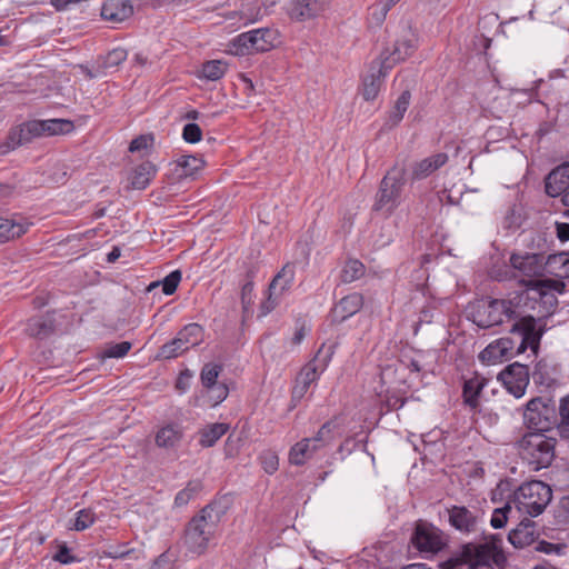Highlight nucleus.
<instances>
[{
    "instance_id": "e433bc0d",
    "label": "nucleus",
    "mask_w": 569,
    "mask_h": 569,
    "mask_svg": "<svg viewBox=\"0 0 569 569\" xmlns=\"http://www.w3.org/2000/svg\"><path fill=\"white\" fill-rule=\"evenodd\" d=\"M555 369L551 368L546 360H539L533 369L532 379L538 386L552 388L557 385V379L553 375Z\"/></svg>"
},
{
    "instance_id": "412c9836",
    "label": "nucleus",
    "mask_w": 569,
    "mask_h": 569,
    "mask_svg": "<svg viewBox=\"0 0 569 569\" xmlns=\"http://www.w3.org/2000/svg\"><path fill=\"white\" fill-rule=\"evenodd\" d=\"M545 190L549 197L556 198L569 190V162L552 169L545 179Z\"/></svg>"
},
{
    "instance_id": "f8f14e48",
    "label": "nucleus",
    "mask_w": 569,
    "mask_h": 569,
    "mask_svg": "<svg viewBox=\"0 0 569 569\" xmlns=\"http://www.w3.org/2000/svg\"><path fill=\"white\" fill-rule=\"evenodd\" d=\"M499 551L495 543H466L461 546L459 556L455 559H459L461 567L467 565L470 569H478L483 567L485 569H493L491 561L495 559V555Z\"/></svg>"
},
{
    "instance_id": "4be33fe9",
    "label": "nucleus",
    "mask_w": 569,
    "mask_h": 569,
    "mask_svg": "<svg viewBox=\"0 0 569 569\" xmlns=\"http://www.w3.org/2000/svg\"><path fill=\"white\" fill-rule=\"evenodd\" d=\"M381 388L398 389L408 388L407 367L403 360L386 365L380 371Z\"/></svg>"
},
{
    "instance_id": "680f3d73",
    "label": "nucleus",
    "mask_w": 569,
    "mask_h": 569,
    "mask_svg": "<svg viewBox=\"0 0 569 569\" xmlns=\"http://www.w3.org/2000/svg\"><path fill=\"white\" fill-rule=\"evenodd\" d=\"M201 137V129L198 124L188 123L184 126L182 130V138L184 142H200Z\"/></svg>"
},
{
    "instance_id": "f3484780",
    "label": "nucleus",
    "mask_w": 569,
    "mask_h": 569,
    "mask_svg": "<svg viewBox=\"0 0 569 569\" xmlns=\"http://www.w3.org/2000/svg\"><path fill=\"white\" fill-rule=\"evenodd\" d=\"M448 521L451 527L461 533H472L477 531L479 517L466 506H452L447 509Z\"/></svg>"
},
{
    "instance_id": "13d9d810",
    "label": "nucleus",
    "mask_w": 569,
    "mask_h": 569,
    "mask_svg": "<svg viewBox=\"0 0 569 569\" xmlns=\"http://www.w3.org/2000/svg\"><path fill=\"white\" fill-rule=\"evenodd\" d=\"M94 522V513L90 509H82L77 512V518L73 528L77 531H82L89 528Z\"/></svg>"
},
{
    "instance_id": "ddd939ff",
    "label": "nucleus",
    "mask_w": 569,
    "mask_h": 569,
    "mask_svg": "<svg viewBox=\"0 0 569 569\" xmlns=\"http://www.w3.org/2000/svg\"><path fill=\"white\" fill-rule=\"evenodd\" d=\"M390 70V66L386 64L385 61L379 58L371 61L362 77L361 86L359 87V94L366 101L375 100L380 92L383 79Z\"/></svg>"
},
{
    "instance_id": "2eb2a0df",
    "label": "nucleus",
    "mask_w": 569,
    "mask_h": 569,
    "mask_svg": "<svg viewBox=\"0 0 569 569\" xmlns=\"http://www.w3.org/2000/svg\"><path fill=\"white\" fill-rule=\"evenodd\" d=\"M295 278V268L292 264L287 263L283 268L274 276L269 284V296L266 301L261 303V313L264 316L271 312L278 305L273 295L282 293L286 289L290 288Z\"/></svg>"
},
{
    "instance_id": "39448f33",
    "label": "nucleus",
    "mask_w": 569,
    "mask_h": 569,
    "mask_svg": "<svg viewBox=\"0 0 569 569\" xmlns=\"http://www.w3.org/2000/svg\"><path fill=\"white\" fill-rule=\"evenodd\" d=\"M551 500L552 489L541 480L525 482L513 492L518 511L532 518L540 516Z\"/></svg>"
},
{
    "instance_id": "338daca9",
    "label": "nucleus",
    "mask_w": 569,
    "mask_h": 569,
    "mask_svg": "<svg viewBox=\"0 0 569 569\" xmlns=\"http://www.w3.org/2000/svg\"><path fill=\"white\" fill-rule=\"evenodd\" d=\"M129 553V550L126 546H110L107 549L102 550V557L111 558V559H121L124 558Z\"/></svg>"
},
{
    "instance_id": "f257e3e1",
    "label": "nucleus",
    "mask_w": 569,
    "mask_h": 569,
    "mask_svg": "<svg viewBox=\"0 0 569 569\" xmlns=\"http://www.w3.org/2000/svg\"><path fill=\"white\" fill-rule=\"evenodd\" d=\"M228 509V499H214L188 521L182 541L189 552L200 556L207 551L209 542Z\"/></svg>"
},
{
    "instance_id": "9d476101",
    "label": "nucleus",
    "mask_w": 569,
    "mask_h": 569,
    "mask_svg": "<svg viewBox=\"0 0 569 569\" xmlns=\"http://www.w3.org/2000/svg\"><path fill=\"white\" fill-rule=\"evenodd\" d=\"M417 33L408 22L398 27L395 33L393 48H387L379 54V59L389 64L392 69L397 63L403 61L413 53L417 48Z\"/></svg>"
},
{
    "instance_id": "393cba45",
    "label": "nucleus",
    "mask_w": 569,
    "mask_h": 569,
    "mask_svg": "<svg viewBox=\"0 0 569 569\" xmlns=\"http://www.w3.org/2000/svg\"><path fill=\"white\" fill-rule=\"evenodd\" d=\"M536 538V522L529 518L522 519L508 535L509 542L518 549L530 546Z\"/></svg>"
},
{
    "instance_id": "a211bd4d",
    "label": "nucleus",
    "mask_w": 569,
    "mask_h": 569,
    "mask_svg": "<svg viewBox=\"0 0 569 569\" xmlns=\"http://www.w3.org/2000/svg\"><path fill=\"white\" fill-rule=\"evenodd\" d=\"M365 303L363 296L352 292L341 298L330 311L332 323H342L348 318L359 312Z\"/></svg>"
},
{
    "instance_id": "3c124183",
    "label": "nucleus",
    "mask_w": 569,
    "mask_h": 569,
    "mask_svg": "<svg viewBox=\"0 0 569 569\" xmlns=\"http://www.w3.org/2000/svg\"><path fill=\"white\" fill-rule=\"evenodd\" d=\"M339 417L336 416L332 419L326 421L320 427L316 436H318L319 439H321V441L325 442L326 446H328L333 442L336 438V430L339 428Z\"/></svg>"
},
{
    "instance_id": "a19ab883",
    "label": "nucleus",
    "mask_w": 569,
    "mask_h": 569,
    "mask_svg": "<svg viewBox=\"0 0 569 569\" xmlns=\"http://www.w3.org/2000/svg\"><path fill=\"white\" fill-rule=\"evenodd\" d=\"M316 452L305 439L293 445L289 452V461L295 466H302L313 457Z\"/></svg>"
},
{
    "instance_id": "8fccbe9b",
    "label": "nucleus",
    "mask_w": 569,
    "mask_h": 569,
    "mask_svg": "<svg viewBox=\"0 0 569 569\" xmlns=\"http://www.w3.org/2000/svg\"><path fill=\"white\" fill-rule=\"evenodd\" d=\"M131 348L132 343L130 341L110 342L104 346L101 356L103 358H122Z\"/></svg>"
},
{
    "instance_id": "774afa93",
    "label": "nucleus",
    "mask_w": 569,
    "mask_h": 569,
    "mask_svg": "<svg viewBox=\"0 0 569 569\" xmlns=\"http://www.w3.org/2000/svg\"><path fill=\"white\" fill-rule=\"evenodd\" d=\"M208 389L213 393L214 405L222 402L229 393V389L224 383L217 382L213 387Z\"/></svg>"
},
{
    "instance_id": "20e7f679",
    "label": "nucleus",
    "mask_w": 569,
    "mask_h": 569,
    "mask_svg": "<svg viewBox=\"0 0 569 569\" xmlns=\"http://www.w3.org/2000/svg\"><path fill=\"white\" fill-rule=\"evenodd\" d=\"M557 439L541 432H527L518 441L519 456L532 470L548 468L556 457Z\"/></svg>"
},
{
    "instance_id": "bb28decb",
    "label": "nucleus",
    "mask_w": 569,
    "mask_h": 569,
    "mask_svg": "<svg viewBox=\"0 0 569 569\" xmlns=\"http://www.w3.org/2000/svg\"><path fill=\"white\" fill-rule=\"evenodd\" d=\"M487 385V379L476 375L475 377L465 380L462 386V399L463 403L470 408L471 411L476 412L480 407V395Z\"/></svg>"
},
{
    "instance_id": "603ef678",
    "label": "nucleus",
    "mask_w": 569,
    "mask_h": 569,
    "mask_svg": "<svg viewBox=\"0 0 569 569\" xmlns=\"http://www.w3.org/2000/svg\"><path fill=\"white\" fill-rule=\"evenodd\" d=\"M553 244L552 240H548L546 233H537L532 237L531 242L529 243V248L535 250V254H541L546 257L551 251V246Z\"/></svg>"
},
{
    "instance_id": "7c9ffc66",
    "label": "nucleus",
    "mask_w": 569,
    "mask_h": 569,
    "mask_svg": "<svg viewBox=\"0 0 569 569\" xmlns=\"http://www.w3.org/2000/svg\"><path fill=\"white\" fill-rule=\"evenodd\" d=\"M320 375L315 368L305 365L296 377L295 386L291 391V400L300 401L307 393L310 386L319 379Z\"/></svg>"
},
{
    "instance_id": "b1692460",
    "label": "nucleus",
    "mask_w": 569,
    "mask_h": 569,
    "mask_svg": "<svg viewBox=\"0 0 569 569\" xmlns=\"http://www.w3.org/2000/svg\"><path fill=\"white\" fill-rule=\"evenodd\" d=\"M448 161V154L438 152L427 157L420 161H415L410 166V180L411 182L419 181L428 178L435 171L445 166Z\"/></svg>"
},
{
    "instance_id": "423d86ee",
    "label": "nucleus",
    "mask_w": 569,
    "mask_h": 569,
    "mask_svg": "<svg viewBox=\"0 0 569 569\" xmlns=\"http://www.w3.org/2000/svg\"><path fill=\"white\" fill-rule=\"evenodd\" d=\"M560 421L559 409L551 398L536 397L530 399L523 411V423L529 432L545 433Z\"/></svg>"
},
{
    "instance_id": "c03bdc74",
    "label": "nucleus",
    "mask_w": 569,
    "mask_h": 569,
    "mask_svg": "<svg viewBox=\"0 0 569 569\" xmlns=\"http://www.w3.org/2000/svg\"><path fill=\"white\" fill-rule=\"evenodd\" d=\"M182 273L180 270H173L168 276H166L161 281L151 282L148 287V290H152L159 286L162 288V292L167 296L173 295L177 291V288L181 281Z\"/></svg>"
},
{
    "instance_id": "1a4fd4ad",
    "label": "nucleus",
    "mask_w": 569,
    "mask_h": 569,
    "mask_svg": "<svg viewBox=\"0 0 569 569\" xmlns=\"http://www.w3.org/2000/svg\"><path fill=\"white\" fill-rule=\"evenodd\" d=\"M203 338L204 331L202 326L196 322L188 323L172 340L166 342L159 348L157 358L166 360L174 359L188 351L190 348L200 345L203 341Z\"/></svg>"
},
{
    "instance_id": "79ce46f5",
    "label": "nucleus",
    "mask_w": 569,
    "mask_h": 569,
    "mask_svg": "<svg viewBox=\"0 0 569 569\" xmlns=\"http://www.w3.org/2000/svg\"><path fill=\"white\" fill-rule=\"evenodd\" d=\"M366 273L365 264L358 259H349L340 274L341 282L351 283L360 278H362Z\"/></svg>"
},
{
    "instance_id": "09e8293b",
    "label": "nucleus",
    "mask_w": 569,
    "mask_h": 569,
    "mask_svg": "<svg viewBox=\"0 0 569 569\" xmlns=\"http://www.w3.org/2000/svg\"><path fill=\"white\" fill-rule=\"evenodd\" d=\"M558 433L569 439V393L560 400Z\"/></svg>"
},
{
    "instance_id": "4d7b16f0",
    "label": "nucleus",
    "mask_w": 569,
    "mask_h": 569,
    "mask_svg": "<svg viewBox=\"0 0 569 569\" xmlns=\"http://www.w3.org/2000/svg\"><path fill=\"white\" fill-rule=\"evenodd\" d=\"M260 461H261L263 470L267 473L272 475L278 470L279 458L274 451H271V450L263 451L260 456Z\"/></svg>"
},
{
    "instance_id": "9b49d317",
    "label": "nucleus",
    "mask_w": 569,
    "mask_h": 569,
    "mask_svg": "<svg viewBox=\"0 0 569 569\" xmlns=\"http://www.w3.org/2000/svg\"><path fill=\"white\" fill-rule=\"evenodd\" d=\"M410 543L421 553L436 555L447 546V540L442 530L420 519L415 523Z\"/></svg>"
},
{
    "instance_id": "864d4df0",
    "label": "nucleus",
    "mask_w": 569,
    "mask_h": 569,
    "mask_svg": "<svg viewBox=\"0 0 569 569\" xmlns=\"http://www.w3.org/2000/svg\"><path fill=\"white\" fill-rule=\"evenodd\" d=\"M392 8L390 3H388L386 0L379 1L375 3L372 7H370V19L376 26L382 24L385 21L387 13Z\"/></svg>"
},
{
    "instance_id": "72a5a7b5",
    "label": "nucleus",
    "mask_w": 569,
    "mask_h": 569,
    "mask_svg": "<svg viewBox=\"0 0 569 569\" xmlns=\"http://www.w3.org/2000/svg\"><path fill=\"white\" fill-rule=\"evenodd\" d=\"M229 430L228 423L216 422L206 426L199 431V445L202 448L213 447L217 441Z\"/></svg>"
},
{
    "instance_id": "4c0bfd02",
    "label": "nucleus",
    "mask_w": 569,
    "mask_h": 569,
    "mask_svg": "<svg viewBox=\"0 0 569 569\" xmlns=\"http://www.w3.org/2000/svg\"><path fill=\"white\" fill-rule=\"evenodd\" d=\"M406 392V388H402V390L381 388L379 396L383 397L382 407L387 411L399 410L407 401Z\"/></svg>"
},
{
    "instance_id": "58836bf2",
    "label": "nucleus",
    "mask_w": 569,
    "mask_h": 569,
    "mask_svg": "<svg viewBox=\"0 0 569 569\" xmlns=\"http://www.w3.org/2000/svg\"><path fill=\"white\" fill-rule=\"evenodd\" d=\"M335 347V345L327 346L326 343H322L316 352L315 357L307 363V366L311 368L313 367L315 371L321 375L327 369L329 362L332 359Z\"/></svg>"
},
{
    "instance_id": "a878e982",
    "label": "nucleus",
    "mask_w": 569,
    "mask_h": 569,
    "mask_svg": "<svg viewBox=\"0 0 569 569\" xmlns=\"http://www.w3.org/2000/svg\"><path fill=\"white\" fill-rule=\"evenodd\" d=\"M253 52H264L280 43L279 32L274 29L261 28L248 31Z\"/></svg>"
},
{
    "instance_id": "052dcab7",
    "label": "nucleus",
    "mask_w": 569,
    "mask_h": 569,
    "mask_svg": "<svg viewBox=\"0 0 569 569\" xmlns=\"http://www.w3.org/2000/svg\"><path fill=\"white\" fill-rule=\"evenodd\" d=\"M530 284L537 286L545 290H553L558 293L566 291V283L562 280L545 279V280H530Z\"/></svg>"
},
{
    "instance_id": "bf43d9fd",
    "label": "nucleus",
    "mask_w": 569,
    "mask_h": 569,
    "mask_svg": "<svg viewBox=\"0 0 569 569\" xmlns=\"http://www.w3.org/2000/svg\"><path fill=\"white\" fill-rule=\"evenodd\" d=\"M522 223L521 214L517 209L516 204H512L508 208L503 228L505 229H517L520 228Z\"/></svg>"
},
{
    "instance_id": "7ed1b4c3",
    "label": "nucleus",
    "mask_w": 569,
    "mask_h": 569,
    "mask_svg": "<svg viewBox=\"0 0 569 569\" xmlns=\"http://www.w3.org/2000/svg\"><path fill=\"white\" fill-rule=\"evenodd\" d=\"M527 300V296H520L519 292L509 299L490 298L486 306L478 308L473 322L482 329L500 326L506 320L515 322L523 312Z\"/></svg>"
},
{
    "instance_id": "5fc2aeb1",
    "label": "nucleus",
    "mask_w": 569,
    "mask_h": 569,
    "mask_svg": "<svg viewBox=\"0 0 569 569\" xmlns=\"http://www.w3.org/2000/svg\"><path fill=\"white\" fill-rule=\"evenodd\" d=\"M253 283L243 282L241 286L240 299L242 305L243 315H249L251 312V307L253 305Z\"/></svg>"
},
{
    "instance_id": "6e6d98bb",
    "label": "nucleus",
    "mask_w": 569,
    "mask_h": 569,
    "mask_svg": "<svg viewBox=\"0 0 569 569\" xmlns=\"http://www.w3.org/2000/svg\"><path fill=\"white\" fill-rule=\"evenodd\" d=\"M510 510V501H508L503 507L495 509L490 519V525L495 529L503 528L508 521V512Z\"/></svg>"
},
{
    "instance_id": "c756f323",
    "label": "nucleus",
    "mask_w": 569,
    "mask_h": 569,
    "mask_svg": "<svg viewBox=\"0 0 569 569\" xmlns=\"http://www.w3.org/2000/svg\"><path fill=\"white\" fill-rule=\"evenodd\" d=\"M133 13V7L129 0H109L101 8L103 19L121 22Z\"/></svg>"
},
{
    "instance_id": "de8ad7c7",
    "label": "nucleus",
    "mask_w": 569,
    "mask_h": 569,
    "mask_svg": "<svg viewBox=\"0 0 569 569\" xmlns=\"http://www.w3.org/2000/svg\"><path fill=\"white\" fill-rule=\"evenodd\" d=\"M222 371V366L217 363H206L200 372L201 383L204 388L213 387Z\"/></svg>"
},
{
    "instance_id": "0eeeda50",
    "label": "nucleus",
    "mask_w": 569,
    "mask_h": 569,
    "mask_svg": "<svg viewBox=\"0 0 569 569\" xmlns=\"http://www.w3.org/2000/svg\"><path fill=\"white\" fill-rule=\"evenodd\" d=\"M539 322H542V319L536 318L529 312H521V315L517 317L509 330L510 333L521 337V341L516 348L517 355L523 353L528 348L531 349L535 356L538 355L541 338L546 332V323L539 325Z\"/></svg>"
},
{
    "instance_id": "37998d69",
    "label": "nucleus",
    "mask_w": 569,
    "mask_h": 569,
    "mask_svg": "<svg viewBox=\"0 0 569 569\" xmlns=\"http://www.w3.org/2000/svg\"><path fill=\"white\" fill-rule=\"evenodd\" d=\"M227 52L239 57L253 53L249 32H243L233 38L228 44Z\"/></svg>"
},
{
    "instance_id": "473e14b6",
    "label": "nucleus",
    "mask_w": 569,
    "mask_h": 569,
    "mask_svg": "<svg viewBox=\"0 0 569 569\" xmlns=\"http://www.w3.org/2000/svg\"><path fill=\"white\" fill-rule=\"evenodd\" d=\"M410 93L409 91H403L398 99L396 100L395 104L388 112L383 128L385 129H391L396 127L402 119L406 113V111L409 108L410 104Z\"/></svg>"
},
{
    "instance_id": "6e6552de",
    "label": "nucleus",
    "mask_w": 569,
    "mask_h": 569,
    "mask_svg": "<svg viewBox=\"0 0 569 569\" xmlns=\"http://www.w3.org/2000/svg\"><path fill=\"white\" fill-rule=\"evenodd\" d=\"M73 129L72 122L62 119L32 120L22 123L10 133V142H28L41 137L68 133Z\"/></svg>"
},
{
    "instance_id": "dca6fc26",
    "label": "nucleus",
    "mask_w": 569,
    "mask_h": 569,
    "mask_svg": "<svg viewBox=\"0 0 569 569\" xmlns=\"http://www.w3.org/2000/svg\"><path fill=\"white\" fill-rule=\"evenodd\" d=\"M56 329V310H49L42 315L29 318L26 322L24 332L30 338L43 340L52 336Z\"/></svg>"
},
{
    "instance_id": "6ab92c4d",
    "label": "nucleus",
    "mask_w": 569,
    "mask_h": 569,
    "mask_svg": "<svg viewBox=\"0 0 569 569\" xmlns=\"http://www.w3.org/2000/svg\"><path fill=\"white\" fill-rule=\"evenodd\" d=\"M330 0H295L289 9L291 19L302 22L315 19L329 7Z\"/></svg>"
},
{
    "instance_id": "f704fd0d",
    "label": "nucleus",
    "mask_w": 569,
    "mask_h": 569,
    "mask_svg": "<svg viewBox=\"0 0 569 569\" xmlns=\"http://www.w3.org/2000/svg\"><path fill=\"white\" fill-rule=\"evenodd\" d=\"M29 223L16 219L0 217V242H7L19 238L28 230Z\"/></svg>"
},
{
    "instance_id": "f03ea898",
    "label": "nucleus",
    "mask_w": 569,
    "mask_h": 569,
    "mask_svg": "<svg viewBox=\"0 0 569 569\" xmlns=\"http://www.w3.org/2000/svg\"><path fill=\"white\" fill-rule=\"evenodd\" d=\"M407 182V168L396 163L381 179L371 207L372 212L391 216L401 202V193Z\"/></svg>"
},
{
    "instance_id": "a18cd8bd",
    "label": "nucleus",
    "mask_w": 569,
    "mask_h": 569,
    "mask_svg": "<svg viewBox=\"0 0 569 569\" xmlns=\"http://www.w3.org/2000/svg\"><path fill=\"white\" fill-rule=\"evenodd\" d=\"M227 71V63L222 60H211L206 62L201 69V77L216 81L223 77Z\"/></svg>"
},
{
    "instance_id": "0e129e2a",
    "label": "nucleus",
    "mask_w": 569,
    "mask_h": 569,
    "mask_svg": "<svg viewBox=\"0 0 569 569\" xmlns=\"http://www.w3.org/2000/svg\"><path fill=\"white\" fill-rule=\"evenodd\" d=\"M565 547L566 546L561 545V543H552V542H549L546 540H540L536 545L535 550L538 552L547 553V555H550V553L560 555L562 552V550L565 549Z\"/></svg>"
},
{
    "instance_id": "aec40b11",
    "label": "nucleus",
    "mask_w": 569,
    "mask_h": 569,
    "mask_svg": "<svg viewBox=\"0 0 569 569\" xmlns=\"http://www.w3.org/2000/svg\"><path fill=\"white\" fill-rule=\"evenodd\" d=\"M543 259L541 254L526 252L525 254L512 253L509 258L513 269L520 271L527 277H540L545 272Z\"/></svg>"
},
{
    "instance_id": "c9c22d12",
    "label": "nucleus",
    "mask_w": 569,
    "mask_h": 569,
    "mask_svg": "<svg viewBox=\"0 0 569 569\" xmlns=\"http://www.w3.org/2000/svg\"><path fill=\"white\" fill-rule=\"evenodd\" d=\"M204 166V161L202 158L197 156H181L177 160L176 172L178 177L187 178L193 177L199 170H201Z\"/></svg>"
},
{
    "instance_id": "69168bd1",
    "label": "nucleus",
    "mask_w": 569,
    "mask_h": 569,
    "mask_svg": "<svg viewBox=\"0 0 569 569\" xmlns=\"http://www.w3.org/2000/svg\"><path fill=\"white\" fill-rule=\"evenodd\" d=\"M53 560L63 565H69L74 561H78L77 557L71 555V550L67 545H62L58 548L56 555L53 556Z\"/></svg>"
},
{
    "instance_id": "4468645a",
    "label": "nucleus",
    "mask_w": 569,
    "mask_h": 569,
    "mask_svg": "<svg viewBox=\"0 0 569 569\" xmlns=\"http://www.w3.org/2000/svg\"><path fill=\"white\" fill-rule=\"evenodd\" d=\"M530 373L527 365L513 362L508 365L499 375L500 380L506 389L516 398H521L529 385Z\"/></svg>"
},
{
    "instance_id": "c85d7f7f",
    "label": "nucleus",
    "mask_w": 569,
    "mask_h": 569,
    "mask_svg": "<svg viewBox=\"0 0 569 569\" xmlns=\"http://www.w3.org/2000/svg\"><path fill=\"white\" fill-rule=\"evenodd\" d=\"M157 171L158 168L152 161H142L131 171L130 187L136 190L146 189L156 177Z\"/></svg>"
},
{
    "instance_id": "2f4dec72",
    "label": "nucleus",
    "mask_w": 569,
    "mask_h": 569,
    "mask_svg": "<svg viewBox=\"0 0 569 569\" xmlns=\"http://www.w3.org/2000/svg\"><path fill=\"white\" fill-rule=\"evenodd\" d=\"M183 438L182 427L178 423H168L156 433V445L160 448H174Z\"/></svg>"
},
{
    "instance_id": "ea45409f",
    "label": "nucleus",
    "mask_w": 569,
    "mask_h": 569,
    "mask_svg": "<svg viewBox=\"0 0 569 569\" xmlns=\"http://www.w3.org/2000/svg\"><path fill=\"white\" fill-rule=\"evenodd\" d=\"M202 489L203 485L201 480L193 479L188 481L187 486L176 495L174 507L181 508L187 506L201 492Z\"/></svg>"
},
{
    "instance_id": "49530a36",
    "label": "nucleus",
    "mask_w": 569,
    "mask_h": 569,
    "mask_svg": "<svg viewBox=\"0 0 569 569\" xmlns=\"http://www.w3.org/2000/svg\"><path fill=\"white\" fill-rule=\"evenodd\" d=\"M552 512L555 526L562 527L569 525V493L560 498Z\"/></svg>"
},
{
    "instance_id": "e2e57ef3",
    "label": "nucleus",
    "mask_w": 569,
    "mask_h": 569,
    "mask_svg": "<svg viewBox=\"0 0 569 569\" xmlns=\"http://www.w3.org/2000/svg\"><path fill=\"white\" fill-rule=\"evenodd\" d=\"M18 188V181L16 179L0 182V203H6Z\"/></svg>"
},
{
    "instance_id": "5701e85b",
    "label": "nucleus",
    "mask_w": 569,
    "mask_h": 569,
    "mask_svg": "<svg viewBox=\"0 0 569 569\" xmlns=\"http://www.w3.org/2000/svg\"><path fill=\"white\" fill-rule=\"evenodd\" d=\"M516 342L510 337H502L489 343L479 355L482 362H497L508 359L516 353Z\"/></svg>"
},
{
    "instance_id": "cd10ccee",
    "label": "nucleus",
    "mask_w": 569,
    "mask_h": 569,
    "mask_svg": "<svg viewBox=\"0 0 569 569\" xmlns=\"http://www.w3.org/2000/svg\"><path fill=\"white\" fill-rule=\"evenodd\" d=\"M519 295L527 296L528 298L523 312L533 311L539 303L548 305L550 308H555L558 305V300L553 293L530 283H528V288L520 291Z\"/></svg>"
}]
</instances>
